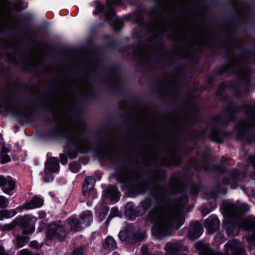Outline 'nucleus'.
Here are the masks:
<instances>
[{
  "instance_id": "nucleus-23",
  "label": "nucleus",
  "mask_w": 255,
  "mask_h": 255,
  "mask_svg": "<svg viewBox=\"0 0 255 255\" xmlns=\"http://www.w3.org/2000/svg\"><path fill=\"white\" fill-rule=\"evenodd\" d=\"M111 200L117 202L119 199V192L117 191H114V194L111 197Z\"/></svg>"
},
{
  "instance_id": "nucleus-10",
  "label": "nucleus",
  "mask_w": 255,
  "mask_h": 255,
  "mask_svg": "<svg viewBox=\"0 0 255 255\" xmlns=\"http://www.w3.org/2000/svg\"><path fill=\"white\" fill-rule=\"evenodd\" d=\"M43 203V201L42 199L37 197H34L30 201L24 205V208L27 210L39 208L42 206Z\"/></svg>"
},
{
  "instance_id": "nucleus-22",
  "label": "nucleus",
  "mask_w": 255,
  "mask_h": 255,
  "mask_svg": "<svg viewBox=\"0 0 255 255\" xmlns=\"http://www.w3.org/2000/svg\"><path fill=\"white\" fill-rule=\"evenodd\" d=\"M108 211V209L107 207H105L104 209L103 212L99 214V218L101 221L103 220L105 218V216L107 214Z\"/></svg>"
},
{
  "instance_id": "nucleus-24",
  "label": "nucleus",
  "mask_w": 255,
  "mask_h": 255,
  "mask_svg": "<svg viewBox=\"0 0 255 255\" xmlns=\"http://www.w3.org/2000/svg\"><path fill=\"white\" fill-rule=\"evenodd\" d=\"M119 214V211L118 208H113L111 212L110 216L111 217H115L118 215Z\"/></svg>"
},
{
  "instance_id": "nucleus-19",
  "label": "nucleus",
  "mask_w": 255,
  "mask_h": 255,
  "mask_svg": "<svg viewBox=\"0 0 255 255\" xmlns=\"http://www.w3.org/2000/svg\"><path fill=\"white\" fill-rule=\"evenodd\" d=\"M9 204L8 200L4 196H0V208H5Z\"/></svg>"
},
{
  "instance_id": "nucleus-30",
  "label": "nucleus",
  "mask_w": 255,
  "mask_h": 255,
  "mask_svg": "<svg viewBox=\"0 0 255 255\" xmlns=\"http://www.w3.org/2000/svg\"><path fill=\"white\" fill-rule=\"evenodd\" d=\"M119 238H120V239L122 241H125V234L124 233H122V232H120L119 234Z\"/></svg>"
},
{
  "instance_id": "nucleus-34",
  "label": "nucleus",
  "mask_w": 255,
  "mask_h": 255,
  "mask_svg": "<svg viewBox=\"0 0 255 255\" xmlns=\"http://www.w3.org/2000/svg\"><path fill=\"white\" fill-rule=\"evenodd\" d=\"M6 211H6V210H4V211L0 210V220L2 219V217L3 216L4 214H5V213Z\"/></svg>"
},
{
  "instance_id": "nucleus-27",
  "label": "nucleus",
  "mask_w": 255,
  "mask_h": 255,
  "mask_svg": "<svg viewBox=\"0 0 255 255\" xmlns=\"http://www.w3.org/2000/svg\"><path fill=\"white\" fill-rule=\"evenodd\" d=\"M60 161L62 164H65L67 163V158L64 155H61L60 156Z\"/></svg>"
},
{
  "instance_id": "nucleus-6",
  "label": "nucleus",
  "mask_w": 255,
  "mask_h": 255,
  "mask_svg": "<svg viewBox=\"0 0 255 255\" xmlns=\"http://www.w3.org/2000/svg\"><path fill=\"white\" fill-rule=\"evenodd\" d=\"M36 218L34 217L26 216L23 218V232L25 234L32 233L34 231V225Z\"/></svg>"
},
{
  "instance_id": "nucleus-11",
  "label": "nucleus",
  "mask_w": 255,
  "mask_h": 255,
  "mask_svg": "<svg viewBox=\"0 0 255 255\" xmlns=\"http://www.w3.org/2000/svg\"><path fill=\"white\" fill-rule=\"evenodd\" d=\"M244 209L238 208V207L232 205L229 210V215L231 217H237L239 216L244 211L248 210L249 208L247 205H244Z\"/></svg>"
},
{
  "instance_id": "nucleus-28",
  "label": "nucleus",
  "mask_w": 255,
  "mask_h": 255,
  "mask_svg": "<svg viewBox=\"0 0 255 255\" xmlns=\"http://www.w3.org/2000/svg\"><path fill=\"white\" fill-rule=\"evenodd\" d=\"M75 166H77V165H76V164H74V163H72V164H71L70 165V169L71 170V171H72L73 172H77L79 170V167H78V166H77V167L76 169H75H75H74V167Z\"/></svg>"
},
{
  "instance_id": "nucleus-9",
  "label": "nucleus",
  "mask_w": 255,
  "mask_h": 255,
  "mask_svg": "<svg viewBox=\"0 0 255 255\" xmlns=\"http://www.w3.org/2000/svg\"><path fill=\"white\" fill-rule=\"evenodd\" d=\"M45 167L50 172H56L59 168L58 159L55 157H51L48 159L45 163Z\"/></svg>"
},
{
  "instance_id": "nucleus-36",
  "label": "nucleus",
  "mask_w": 255,
  "mask_h": 255,
  "mask_svg": "<svg viewBox=\"0 0 255 255\" xmlns=\"http://www.w3.org/2000/svg\"><path fill=\"white\" fill-rule=\"evenodd\" d=\"M30 245L31 246H33V247L34 248H37V242H32L30 243Z\"/></svg>"
},
{
  "instance_id": "nucleus-1",
  "label": "nucleus",
  "mask_w": 255,
  "mask_h": 255,
  "mask_svg": "<svg viewBox=\"0 0 255 255\" xmlns=\"http://www.w3.org/2000/svg\"><path fill=\"white\" fill-rule=\"evenodd\" d=\"M150 216L153 223L151 233L159 238L165 236L170 228L178 229L184 222L179 212L173 209L164 212L155 211Z\"/></svg>"
},
{
  "instance_id": "nucleus-40",
  "label": "nucleus",
  "mask_w": 255,
  "mask_h": 255,
  "mask_svg": "<svg viewBox=\"0 0 255 255\" xmlns=\"http://www.w3.org/2000/svg\"><path fill=\"white\" fill-rule=\"evenodd\" d=\"M184 249H185V250H186V249H187L186 247H184Z\"/></svg>"
},
{
  "instance_id": "nucleus-12",
  "label": "nucleus",
  "mask_w": 255,
  "mask_h": 255,
  "mask_svg": "<svg viewBox=\"0 0 255 255\" xmlns=\"http://www.w3.org/2000/svg\"><path fill=\"white\" fill-rule=\"evenodd\" d=\"M195 246L197 249L201 250V254L202 255H221L211 249L205 247L201 243L198 242L196 243Z\"/></svg>"
},
{
  "instance_id": "nucleus-3",
  "label": "nucleus",
  "mask_w": 255,
  "mask_h": 255,
  "mask_svg": "<svg viewBox=\"0 0 255 255\" xmlns=\"http://www.w3.org/2000/svg\"><path fill=\"white\" fill-rule=\"evenodd\" d=\"M95 181L92 177H87L83 186V194L89 199H93L97 197V193L94 186Z\"/></svg>"
},
{
  "instance_id": "nucleus-37",
  "label": "nucleus",
  "mask_w": 255,
  "mask_h": 255,
  "mask_svg": "<svg viewBox=\"0 0 255 255\" xmlns=\"http://www.w3.org/2000/svg\"><path fill=\"white\" fill-rule=\"evenodd\" d=\"M112 255H120L117 252H114Z\"/></svg>"
},
{
  "instance_id": "nucleus-32",
  "label": "nucleus",
  "mask_w": 255,
  "mask_h": 255,
  "mask_svg": "<svg viewBox=\"0 0 255 255\" xmlns=\"http://www.w3.org/2000/svg\"><path fill=\"white\" fill-rule=\"evenodd\" d=\"M39 216L40 218H44L46 217V213L44 212H40L39 213Z\"/></svg>"
},
{
  "instance_id": "nucleus-15",
  "label": "nucleus",
  "mask_w": 255,
  "mask_h": 255,
  "mask_svg": "<svg viewBox=\"0 0 255 255\" xmlns=\"http://www.w3.org/2000/svg\"><path fill=\"white\" fill-rule=\"evenodd\" d=\"M10 148L9 147H6L5 145L2 146L1 151L0 153L1 162L6 163L10 160V157L7 154V153L9 152Z\"/></svg>"
},
{
  "instance_id": "nucleus-14",
  "label": "nucleus",
  "mask_w": 255,
  "mask_h": 255,
  "mask_svg": "<svg viewBox=\"0 0 255 255\" xmlns=\"http://www.w3.org/2000/svg\"><path fill=\"white\" fill-rule=\"evenodd\" d=\"M93 217L91 213L89 211L85 212L80 217V221L82 225L84 224L87 226L90 222L92 221Z\"/></svg>"
},
{
  "instance_id": "nucleus-35",
  "label": "nucleus",
  "mask_w": 255,
  "mask_h": 255,
  "mask_svg": "<svg viewBox=\"0 0 255 255\" xmlns=\"http://www.w3.org/2000/svg\"><path fill=\"white\" fill-rule=\"evenodd\" d=\"M3 251V248L1 246H0V255H6L4 253Z\"/></svg>"
},
{
  "instance_id": "nucleus-7",
  "label": "nucleus",
  "mask_w": 255,
  "mask_h": 255,
  "mask_svg": "<svg viewBox=\"0 0 255 255\" xmlns=\"http://www.w3.org/2000/svg\"><path fill=\"white\" fill-rule=\"evenodd\" d=\"M204 225L210 232L212 233L219 228L220 222L216 216H211L205 221Z\"/></svg>"
},
{
  "instance_id": "nucleus-33",
  "label": "nucleus",
  "mask_w": 255,
  "mask_h": 255,
  "mask_svg": "<svg viewBox=\"0 0 255 255\" xmlns=\"http://www.w3.org/2000/svg\"><path fill=\"white\" fill-rule=\"evenodd\" d=\"M248 224H250L249 227L244 226L243 227L244 228H245L246 230H252L253 228V227L251 225V222H248Z\"/></svg>"
},
{
  "instance_id": "nucleus-18",
  "label": "nucleus",
  "mask_w": 255,
  "mask_h": 255,
  "mask_svg": "<svg viewBox=\"0 0 255 255\" xmlns=\"http://www.w3.org/2000/svg\"><path fill=\"white\" fill-rule=\"evenodd\" d=\"M16 240L17 242V247L18 248H21L27 242V239L26 238L19 236L17 237Z\"/></svg>"
},
{
  "instance_id": "nucleus-4",
  "label": "nucleus",
  "mask_w": 255,
  "mask_h": 255,
  "mask_svg": "<svg viewBox=\"0 0 255 255\" xmlns=\"http://www.w3.org/2000/svg\"><path fill=\"white\" fill-rule=\"evenodd\" d=\"M226 255H246L244 249L236 240L229 241L225 245Z\"/></svg>"
},
{
  "instance_id": "nucleus-39",
  "label": "nucleus",
  "mask_w": 255,
  "mask_h": 255,
  "mask_svg": "<svg viewBox=\"0 0 255 255\" xmlns=\"http://www.w3.org/2000/svg\"><path fill=\"white\" fill-rule=\"evenodd\" d=\"M2 139V135L0 134V140Z\"/></svg>"
},
{
  "instance_id": "nucleus-25",
  "label": "nucleus",
  "mask_w": 255,
  "mask_h": 255,
  "mask_svg": "<svg viewBox=\"0 0 255 255\" xmlns=\"http://www.w3.org/2000/svg\"><path fill=\"white\" fill-rule=\"evenodd\" d=\"M44 180L45 182H50L53 180V177L51 174H45L44 177Z\"/></svg>"
},
{
  "instance_id": "nucleus-21",
  "label": "nucleus",
  "mask_w": 255,
  "mask_h": 255,
  "mask_svg": "<svg viewBox=\"0 0 255 255\" xmlns=\"http://www.w3.org/2000/svg\"><path fill=\"white\" fill-rule=\"evenodd\" d=\"M83 251V248L76 249L73 251L72 255H84Z\"/></svg>"
},
{
  "instance_id": "nucleus-8",
  "label": "nucleus",
  "mask_w": 255,
  "mask_h": 255,
  "mask_svg": "<svg viewBox=\"0 0 255 255\" xmlns=\"http://www.w3.org/2000/svg\"><path fill=\"white\" fill-rule=\"evenodd\" d=\"M203 232L202 225L198 222L194 223L191 226L189 236L191 239L198 238Z\"/></svg>"
},
{
  "instance_id": "nucleus-20",
  "label": "nucleus",
  "mask_w": 255,
  "mask_h": 255,
  "mask_svg": "<svg viewBox=\"0 0 255 255\" xmlns=\"http://www.w3.org/2000/svg\"><path fill=\"white\" fill-rule=\"evenodd\" d=\"M96 5V9L93 12L94 14H98L101 12L103 9V6L101 5L99 0H96L94 2Z\"/></svg>"
},
{
  "instance_id": "nucleus-13",
  "label": "nucleus",
  "mask_w": 255,
  "mask_h": 255,
  "mask_svg": "<svg viewBox=\"0 0 255 255\" xmlns=\"http://www.w3.org/2000/svg\"><path fill=\"white\" fill-rule=\"evenodd\" d=\"M105 249L113 250L117 248V244L115 240L112 237H108L103 244Z\"/></svg>"
},
{
  "instance_id": "nucleus-17",
  "label": "nucleus",
  "mask_w": 255,
  "mask_h": 255,
  "mask_svg": "<svg viewBox=\"0 0 255 255\" xmlns=\"http://www.w3.org/2000/svg\"><path fill=\"white\" fill-rule=\"evenodd\" d=\"M106 19L110 21H115L117 19L116 15L114 11L110 8L109 11L106 14Z\"/></svg>"
},
{
  "instance_id": "nucleus-2",
  "label": "nucleus",
  "mask_w": 255,
  "mask_h": 255,
  "mask_svg": "<svg viewBox=\"0 0 255 255\" xmlns=\"http://www.w3.org/2000/svg\"><path fill=\"white\" fill-rule=\"evenodd\" d=\"M82 223L78 219L70 217L67 220L64 226L65 229L60 225L52 223L50 224L49 229L47 232L46 237L49 239L56 236L59 239H63L66 236L65 230H68L69 233L79 231L82 228Z\"/></svg>"
},
{
  "instance_id": "nucleus-29",
  "label": "nucleus",
  "mask_w": 255,
  "mask_h": 255,
  "mask_svg": "<svg viewBox=\"0 0 255 255\" xmlns=\"http://www.w3.org/2000/svg\"><path fill=\"white\" fill-rule=\"evenodd\" d=\"M107 0V5L108 7H109L111 4L112 3L114 4H118L117 2V0Z\"/></svg>"
},
{
  "instance_id": "nucleus-5",
  "label": "nucleus",
  "mask_w": 255,
  "mask_h": 255,
  "mask_svg": "<svg viewBox=\"0 0 255 255\" xmlns=\"http://www.w3.org/2000/svg\"><path fill=\"white\" fill-rule=\"evenodd\" d=\"M0 186L3 192L11 195V192L15 188V183L10 176H0Z\"/></svg>"
},
{
  "instance_id": "nucleus-42",
  "label": "nucleus",
  "mask_w": 255,
  "mask_h": 255,
  "mask_svg": "<svg viewBox=\"0 0 255 255\" xmlns=\"http://www.w3.org/2000/svg\"><path fill=\"white\" fill-rule=\"evenodd\" d=\"M209 213V212H207V213H206V214H208Z\"/></svg>"
},
{
  "instance_id": "nucleus-16",
  "label": "nucleus",
  "mask_w": 255,
  "mask_h": 255,
  "mask_svg": "<svg viewBox=\"0 0 255 255\" xmlns=\"http://www.w3.org/2000/svg\"><path fill=\"white\" fill-rule=\"evenodd\" d=\"M14 105L11 102L6 101L3 104H0V110L3 109L4 111L13 113V109Z\"/></svg>"
},
{
  "instance_id": "nucleus-41",
  "label": "nucleus",
  "mask_w": 255,
  "mask_h": 255,
  "mask_svg": "<svg viewBox=\"0 0 255 255\" xmlns=\"http://www.w3.org/2000/svg\"><path fill=\"white\" fill-rule=\"evenodd\" d=\"M128 205L129 204H127L126 207H127Z\"/></svg>"
},
{
  "instance_id": "nucleus-31",
  "label": "nucleus",
  "mask_w": 255,
  "mask_h": 255,
  "mask_svg": "<svg viewBox=\"0 0 255 255\" xmlns=\"http://www.w3.org/2000/svg\"><path fill=\"white\" fill-rule=\"evenodd\" d=\"M4 9H0V20L4 18L5 16L4 14Z\"/></svg>"
},
{
  "instance_id": "nucleus-26",
  "label": "nucleus",
  "mask_w": 255,
  "mask_h": 255,
  "mask_svg": "<svg viewBox=\"0 0 255 255\" xmlns=\"http://www.w3.org/2000/svg\"><path fill=\"white\" fill-rule=\"evenodd\" d=\"M18 255H31V254L27 250L23 249L18 253Z\"/></svg>"
},
{
  "instance_id": "nucleus-38",
  "label": "nucleus",
  "mask_w": 255,
  "mask_h": 255,
  "mask_svg": "<svg viewBox=\"0 0 255 255\" xmlns=\"http://www.w3.org/2000/svg\"><path fill=\"white\" fill-rule=\"evenodd\" d=\"M6 218H9L11 216H9V215H4V216Z\"/></svg>"
}]
</instances>
